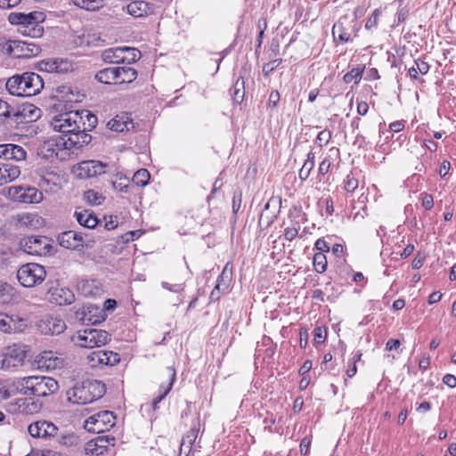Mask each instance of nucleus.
Listing matches in <instances>:
<instances>
[{
    "label": "nucleus",
    "instance_id": "4d7b16f0",
    "mask_svg": "<svg viewBox=\"0 0 456 456\" xmlns=\"http://www.w3.org/2000/svg\"><path fill=\"white\" fill-rule=\"evenodd\" d=\"M358 187V180L350 175L346 176L344 188L347 192H353Z\"/></svg>",
    "mask_w": 456,
    "mask_h": 456
},
{
    "label": "nucleus",
    "instance_id": "412c9836",
    "mask_svg": "<svg viewBox=\"0 0 456 456\" xmlns=\"http://www.w3.org/2000/svg\"><path fill=\"white\" fill-rule=\"evenodd\" d=\"M154 4L143 0H136L129 3L126 6L127 12L134 17H143L153 13Z\"/></svg>",
    "mask_w": 456,
    "mask_h": 456
},
{
    "label": "nucleus",
    "instance_id": "6ab92c4d",
    "mask_svg": "<svg viewBox=\"0 0 456 456\" xmlns=\"http://www.w3.org/2000/svg\"><path fill=\"white\" fill-rule=\"evenodd\" d=\"M162 379L165 380L161 382L159 388V395L153 400L152 405L156 409L159 403L171 391L173 384L175 380L176 371L174 367H167L162 372Z\"/></svg>",
    "mask_w": 456,
    "mask_h": 456
},
{
    "label": "nucleus",
    "instance_id": "a211bd4d",
    "mask_svg": "<svg viewBox=\"0 0 456 456\" xmlns=\"http://www.w3.org/2000/svg\"><path fill=\"white\" fill-rule=\"evenodd\" d=\"M25 358L26 353L20 346H8L3 354L2 368L8 370L22 365Z\"/></svg>",
    "mask_w": 456,
    "mask_h": 456
},
{
    "label": "nucleus",
    "instance_id": "393cba45",
    "mask_svg": "<svg viewBox=\"0 0 456 456\" xmlns=\"http://www.w3.org/2000/svg\"><path fill=\"white\" fill-rule=\"evenodd\" d=\"M20 175L18 166L8 163H0V186L14 181Z\"/></svg>",
    "mask_w": 456,
    "mask_h": 456
},
{
    "label": "nucleus",
    "instance_id": "3c124183",
    "mask_svg": "<svg viewBox=\"0 0 456 456\" xmlns=\"http://www.w3.org/2000/svg\"><path fill=\"white\" fill-rule=\"evenodd\" d=\"M314 339L316 344H322L327 338V330L323 327H316L314 330Z\"/></svg>",
    "mask_w": 456,
    "mask_h": 456
},
{
    "label": "nucleus",
    "instance_id": "4be33fe9",
    "mask_svg": "<svg viewBox=\"0 0 456 456\" xmlns=\"http://www.w3.org/2000/svg\"><path fill=\"white\" fill-rule=\"evenodd\" d=\"M200 420L195 419L192 422L191 429L187 432V434L185 436H183V437L182 439L181 445H180L179 456H182L184 447L188 448V452H186L185 456L190 455V453L191 452L192 445L198 437V435L200 432Z\"/></svg>",
    "mask_w": 456,
    "mask_h": 456
},
{
    "label": "nucleus",
    "instance_id": "39448f33",
    "mask_svg": "<svg viewBox=\"0 0 456 456\" xmlns=\"http://www.w3.org/2000/svg\"><path fill=\"white\" fill-rule=\"evenodd\" d=\"M0 48L15 58H31L38 55L41 48L32 41L9 40L1 43Z\"/></svg>",
    "mask_w": 456,
    "mask_h": 456
},
{
    "label": "nucleus",
    "instance_id": "a878e982",
    "mask_svg": "<svg viewBox=\"0 0 456 456\" xmlns=\"http://www.w3.org/2000/svg\"><path fill=\"white\" fill-rule=\"evenodd\" d=\"M78 437L74 433L56 431L54 439L51 443V446L58 448L61 446L69 447L77 444Z\"/></svg>",
    "mask_w": 456,
    "mask_h": 456
},
{
    "label": "nucleus",
    "instance_id": "680f3d73",
    "mask_svg": "<svg viewBox=\"0 0 456 456\" xmlns=\"http://www.w3.org/2000/svg\"><path fill=\"white\" fill-rule=\"evenodd\" d=\"M314 168L309 163H304L301 169L299 170L298 176L301 181H305L310 175L311 170Z\"/></svg>",
    "mask_w": 456,
    "mask_h": 456
},
{
    "label": "nucleus",
    "instance_id": "1a4fd4ad",
    "mask_svg": "<svg viewBox=\"0 0 456 456\" xmlns=\"http://www.w3.org/2000/svg\"><path fill=\"white\" fill-rule=\"evenodd\" d=\"M20 247L24 252L35 256H45L52 249L51 240L45 236H28L20 239Z\"/></svg>",
    "mask_w": 456,
    "mask_h": 456
},
{
    "label": "nucleus",
    "instance_id": "f03ea898",
    "mask_svg": "<svg viewBox=\"0 0 456 456\" xmlns=\"http://www.w3.org/2000/svg\"><path fill=\"white\" fill-rule=\"evenodd\" d=\"M105 385L98 380H85L76 383L67 391L69 402L74 404H87L100 398L105 394Z\"/></svg>",
    "mask_w": 456,
    "mask_h": 456
},
{
    "label": "nucleus",
    "instance_id": "0eeeda50",
    "mask_svg": "<svg viewBox=\"0 0 456 456\" xmlns=\"http://www.w3.org/2000/svg\"><path fill=\"white\" fill-rule=\"evenodd\" d=\"M140 57V51L126 46L109 48L104 50L102 53V58L105 62L117 64L129 65L138 61Z\"/></svg>",
    "mask_w": 456,
    "mask_h": 456
},
{
    "label": "nucleus",
    "instance_id": "6e6552de",
    "mask_svg": "<svg viewBox=\"0 0 456 456\" xmlns=\"http://www.w3.org/2000/svg\"><path fill=\"white\" fill-rule=\"evenodd\" d=\"M116 417L112 411H102L85 420L84 428L91 433L100 434L115 426Z\"/></svg>",
    "mask_w": 456,
    "mask_h": 456
},
{
    "label": "nucleus",
    "instance_id": "8fccbe9b",
    "mask_svg": "<svg viewBox=\"0 0 456 456\" xmlns=\"http://www.w3.org/2000/svg\"><path fill=\"white\" fill-rule=\"evenodd\" d=\"M13 108L14 107L11 106L9 103L0 99V120L3 118L12 119Z\"/></svg>",
    "mask_w": 456,
    "mask_h": 456
},
{
    "label": "nucleus",
    "instance_id": "ddd939ff",
    "mask_svg": "<svg viewBox=\"0 0 456 456\" xmlns=\"http://www.w3.org/2000/svg\"><path fill=\"white\" fill-rule=\"evenodd\" d=\"M59 140L61 147L67 150H72L87 145L91 142L92 136L82 128H77L73 132L61 135Z\"/></svg>",
    "mask_w": 456,
    "mask_h": 456
},
{
    "label": "nucleus",
    "instance_id": "5701e85b",
    "mask_svg": "<svg viewBox=\"0 0 456 456\" xmlns=\"http://www.w3.org/2000/svg\"><path fill=\"white\" fill-rule=\"evenodd\" d=\"M74 217L81 226L86 228L93 229L99 224L98 218L91 210L77 208Z\"/></svg>",
    "mask_w": 456,
    "mask_h": 456
},
{
    "label": "nucleus",
    "instance_id": "f257e3e1",
    "mask_svg": "<svg viewBox=\"0 0 456 456\" xmlns=\"http://www.w3.org/2000/svg\"><path fill=\"white\" fill-rule=\"evenodd\" d=\"M19 394L25 396L46 397L56 393L58 382L46 376H28L20 378L15 382Z\"/></svg>",
    "mask_w": 456,
    "mask_h": 456
},
{
    "label": "nucleus",
    "instance_id": "473e14b6",
    "mask_svg": "<svg viewBox=\"0 0 456 456\" xmlns=\"http://www.w3.org/2000/svg\"><path fill=\"white\" fill-rule=\"evenodd\" d=\"M26 151L20 145L8 143L6 144L4 153V159L20 161L26 159Z\"/></svg>",
    "mask_w": 456,
    "mask_h": 456
},
{
    "label": "nucleus",
    "instance_id": "4468645a",
    "mask_svg": "<svg viewBox=\"0 0 456 456\" xmlns=\"http://www.w3.org/2000/svg\"><path fill=\"white\" fill-rule=\"evenodd\" d=\"M40 109L30 103H23L13 108L12 121L15 124H27L36 121L40 117Z\"/></svg>",
    "mask_w": 456,
    "mask_h": 456
},
{
    "label": "nucleus",
    "instance_id": "9d476101",
    "mask_svg": "<svg viewBox=\"0 0 456 456\" xmlns=\"http://www.w3.org/2000/svg\"><path fill=\"white\" fill-rule=\"evenodd\" d=\"M56 431H59V428L53 422L45 419L32 422L28 427V432L32 437L43 439L49 444L54 439Z\"/></svg>",
    "mask_w": 456,
    "mask_h": 456
},
{
    "label": "nucleus",
    "instance_id": "052dcab7",
    "mask_svg": "<svg viewBox=\"0 0 456 456\" xmlns=\"http://www.w3.org/2000/svg\"><path fill=\"white\" fill-rule=\"evenodd\" d=\"M280 101V94L277 90H273L271 92L268 99L267 106L270 109H275Z\"/></svg>",
    "mask_w": 456,
    "mask_h": 456
},
{
    "label": "nucleus",
    "instance_id": "e433bc0d",
    "mask_svg": "<svg viewBox=\"0 0 456 456\" xmlns=\"http://www.w3.org/2000/svg\"><path fill=\"white\" fill-rule=\"evenodd\" d=\"M76 6L86 11H97L103 6V0H71Z\"/></svg>",
    "mask_w": 456,
    "mask_h": 456
},
{
    "label": "nucleus",
    "instance_id": "f3484780",
    "mask_svg": "<svg viewBox=\"0 0 456 456\" xmlns=\"http://www.w3.org/2000/svg\"><path fill=\"white\" fill-rule=\"evenodd\" d=\"M37 68L39 70L48 73H68L73 70V64L68 59L53 58L39 61Z\"/></svg>",
    "mask_w": 456,
    "mask_h": 456
},
{
    "label": "nucleus",
    "instance_id": "c756f323",
    "mask_svg": "<svg viewBox=\"0 0 456 456\" xmlns=\"http://www.w3.org/2000/svg\"><path fill=\"white\" fill-rule=\"evenodd\" d=\"M53 300L60 305H70L75 299V296L71 290L67 288L55 289L52 292Z\"/></svg>",
    "mask_w": 456,
    "mask_h": 456
},
{
    "label": "nucleus",
    "instance_id": "13d9d810",
    "mask_svg": "<svg viewBox=\"0 0 456 456\" xmlns=\"http://www.w3.org/2000/svg\"><path fill=\"white\" fill-rule=\"evenodd\" d=\"M299 228H300L299 225L287 227L284 231L285 239L289 241L293 240L297 236Z\"/></svg>",
    "mask_w": 456,
    "mask_h": 456
},
{
    "label": "nucleus",
    "instance_id": "2f4dec72",
    "mask_svg": "<svg viewBox=\"0 0 456 456\" xmlns=\"http://www.w3.org/2000/svg\"><path fill=\"white\" fill-rule=\"evenodd\" d=\"M116 70L118 71L116 72L117 84L132 83L137 77V71L134 68L128 66L116 67Z\"/></svg>",
    "mask_w": 456,
    "mask_h": 456
},
{
    "label": "nucleus",
    "instance_id": "69168bd1",
    "mask_svg": "<svg viewBox=\"0 0 456 456\" xmlns=\"http://www.w3.org/2000/svg\"><path fill=\"white\" fill-rule=\"evenodd\" d=\"M422 206L427 210H430L434 206V200L432 195L425 193L422 198Z\"/></svg>",
    "mask_w": 456,
    "mask_h": 456
},
{
    "label": "nucleus",
    "instance_id": "a19ab883",
    "mask_svg": "<svg viewBox=\"0 0 456 456\" xmlns=\"http://www.w3.org/2000/svg\"><path fill=\"white\" fill-rule=\"evenodd\" d=\"M150 178L149 171L145 168H141L134 174L132 181L135 185L143 187L148 184Z\"/></svg>",
    "mask_w": 456,
    "mask_h": 456
},
{
    "label": "nucleus",
    "instance_id": "7c9ffc66",
    "mask_svg": "<svg viewBox=\"0 0 456 456\" xmlns=\"http://www.w3.org/2000/svg\"><path fill=\"white\" fill-rule=\"evenodd\" d=\"M347 18H341L337 21L332 28V36L334 38L338 37V40L342 42H348L351 40V34L346 27Z\"/></svg>",
    "mask_w": 456,
    "mask_h": 456
},
{
    "label": "nucleus",
    "instance_id": "c9c22d12",
    "mask_svg": "<svg viewBox=\"0 0 456 456\" xmlns=\"http://www.w3.org/2000/svg\"><path fill=\"white\" fill-rule=\"evenodd\" d=\"M116 67L103 69L95 74V79L103 84H115L117 85Z\"/></svg>",
    "mask_w": 456,
    "mask_h": 456
},
{
    "label": "nucleus",
    "instance_id": "e2e57ef3",
    "mask_svg": "<svg viewBox=\"0 0 456 456\" xmlns=\"http://www.w3.org/2000/svg\"><path fill=\"white\" fill-rule=\"evenodd\" d=\"M162 287L169 291L179 293L183 290V287L182 284H169L168 282L163 281Z\"/></svg>",
    "mask_w": 456,
    "mask_h": 456
},
{
    "label": "nucleus",
    "instance_id": "7ed1b4c3",
    "mask_svg": "<svg viewBox=\"0 0 456 456\" xmlns=\"http://www.w3.org/2000/svg\"><path fill=\"white\" fill-rule=\"evenodd\" d=\"M11 24L19 25V31L31 38H38L43 36L44 28L40 22L44 20V13L32 12L29 13L11 12L8 16Z\"/></svg>",
    "mask_w": 456,
    "mask_h": 456
},
{
    "label": "nucleus",
    "instance_id": "bb28decb",
    "mask_svg": "<svg viewBox=\"0 0 456 456\" xmlns=\"http://www.w3.org/2000/svg\"><path fill=\"white\" fill-rule=\"evenodd\" d=\"M40 362H43L46 369H60L63 366L64 360L56 352L45 351L41 354Z\"/></svg>",
    "mask_w": 456,
    "mask_h": 456
},
{
    "label": "nucleus",
    "instance_id": "0e129e2a",
    "mask_svg": "<svg viewBox=\"0 0 456 456\" xmlns=\"http://www.w3.org/2000/svg\"><path fill=\"white\" fill-rule=\"evenodd\" d=\"M315 248L319 252L322 254L323 252L330 251V247L324 239H318L315 242Z\"/></svg>",
    "mask_w": 456,
    "mask_h": 456
},
{
    "label": "nucleus",
    "instance_id": "864d4df0",
    "mask_svg": "<svg viewBox=\"0 0 456 456\" xmlns=\"http://www.w3.org/2000/svg\"><path fill=\"white\" fill-rule=\"evenodd\" d=\"M281 59H275L272 61H269L268 63H265L263 66L264 75L265 77L269 76V74L272 73L281 63Z\"/></svg>",
    "mask_w": 456,
    "mask_h": 456
},
{
    "label": "nucleus",
    "instance_id": "cd10ccee",
    "mask_svg": "<svg viewBox=\"0 0 456 456\" xmlns=\"http://www.w3.org/2000/svg\"><path fill=\"white\" fill-rule=\"evenodd\" d=\"M79 126L86 132L93 130L98 122L97 117L87 110H77Z\"/></svg>",
    "mask_w": 456,
    "mask_h": 456
},
{
    "label": "nucleus",
    "instance_id": "9b49d317",
    "mask_svg": "<svg viewBox=\"0 0 456 456\" xmlns=\"http://www.w3.org/2000/svg\"><path fill=\"white\" fill-rule=\"evenodd\" d=\"M51 126L54 131L61 133L62 135L81 128L77 121V111H69L55 116L51 122Z\"/></svg>",
    "mask_w": 456,
    "mask_h": 456
},
{
    "label": "nucleus",
    "instance_id": "b1692460",
    "mask_svg": "<svg viewBox=\"0 0 456 456\" xmlns=\"http://www.w3.org/2000/svg\"><path fill=\"white\" fill-rule=\"evenodd\" d=\"M107 126L110 130L116 132L128 131L131 127H134L132 119L129 118L126 113L116 115L108 122Z\"/></svg>",
    "mask_w": 456,
    "mask_h": 456
},
{
    "label": "nucleus",
    "instance_id": "c03bdc74",
    "mask_svg": "<svg viewBox=\"0 0 456 456\" xmlns=\"http://www.w3.org/2000/svg\"><path fill=\"white\" fill-rule=\"evenodd\" d=\"M84 200L90 205L98 206L102 204L104 197L94 190H88L84 193Z\"/></svg>",
    "mask_w": 456,
    "mask_h": 456
},
{
    "label": "nucleus",
    "instance_id": "774afa93",
    "mask_svg": "<svg viewBox=\"0 0 456 456\" xmlns=\"http://www.w3.org/2000/svg\"><path fill=\"white\" fill-rule=\"evenodd\" d=\"M443 382L451 388L456 387V377L452 374H446L443 378Z\"/></svg>",
    "mask_w": 456,
    "mask_h": 456
},
{
    "label": "nucleus",
    "instance_id": "09e8293b",
    "mask_svg": "<svg viewBox=\"0 0 456 456\" xmlns=\"http://www.w3.org/2000/svg\"><path fill=\"white\" fill-rule=\"evenodd\" d=\"M114 189L119 191H127L128 189V179L126 176L117 175V179L112 182Z\"/></svg>",
    "mask_w": 456,
    "mask_h": 456
},
{
    "label": "nucleus",
    "instance_id": "423d86ee",
    "mask_svg": "<svg viewBox=\"0 0 456 456\" xmlns=\"http://www.w3.org/2000/svg\"><path fill=\"white\" fill-rule=\"evenodd\" d=\"M45 276V267L36 263L25 264L17 272L18 281L26 288H32L42 283Z\"/></svg>",
    "mask_w": 456,
    "mask_h": 456
},
{
    "label": "nucleus",
    "instance_id": "603ef678",
    "mask_svg": "<svg viewBox=\"0 0 456 456\" xmlns=\"http://www.w3.org/2000/svg\"><path fill=\"white\" fill-rule=\"evenodd\" d=\"M331 139V132L329 130H322L321 131L317 137H316V142L322 147L323 145H327L330 140Z\"/></svg>",
    "mask_w": 456,
    "mask_h": 456
},
{
    "label": "nucleus",
    "instance_id": "37998d69",
    "mask_svg": "<svg viewBox=\"0 0 456 456\" xmlns=\"http://www.w3.org/2000/svg\"><path fill=\"white\" fill-rule=\"evenodd\" d=\"M313 264L314 270L319 273H322L326 271L327 268V258L324 254L318 252L315 253L313 259Z\"/></svg>",
    "mask_w": 456,
    "mask_h": 456
},
{
    "label": "nucleus",
    "instance_id": "f8f14e48",
    "mask_svg": "<svg viewBox=\"0 0 456 456\" xmlns=\"http://www.w3.org/2000/svg\"><path fill=\"white\" fill-rule=\"evenodd\" d=\"M108 164L99 160H85L77 164L75 173L79 179H88L106 173Z\"/></svg>",
    "mask_w": 456,
    "mask_h": 456
},
{
    "label": "nucleus",
    "instance_id": "4c0bfd02",
    "mask_svg": "<svg viewBox=\"0 0 456 456\" xmlns=\"http://www.w3.org/2000/svg\"><path fill=\"white\" fill-rule=\"evenodd\" d=\"M232 280V271L228 270V264L224 266L221 274L217 278V283L216 289L217 290H225L228 289L230 281Z\"/></svg>",
    "mask_w": 456,
    "mask_h": 456
},
{
    "label": "nucleus",
    "instance_id": "338daca9",
    "mask_svg": "<svg viewBox=\"0 0 456 456\" xmlns=\"http://www.w3.org/2000/svg\"><path fill=\"white\" fill-rule=\"evenodd\" d=\"M310 445H311V440L307 437H304L300 443L301 453L306 455L309 452Z\"/></svg>",
    "mask_w": 456,
    "mask_h": 456
},
{
    "label": "nucleus",
    "instance_id": "58836bf2",
    "mask_svg": "<svg viewBox=\"0 0 456 456\" xmlns=\"http://www.w3.org/2000/svg\"><path fill=\"white\" fill-rule=\"evenodd\" d=\"M54 146L61 147V144H60V140L53 141L50 140L42 146L40 154L43 156V158L45 159H51L53 157H57L58 153L56 152Z\"/></svg>",
    "mask_w": 456,
    "mask_h": 456
},
{
    "label": "nucleus",
    "instance_id": "c85d7f7f",
    "mask_svg": "<svg viewBox=\"0 0 456 456\" xmlns=\"http://www.w3.org/2000/svg\"><path fill=\"white\" fill-rule=\"evenodd\" d=\"M77 289L85 297H95L101 294L102 289L96 280H81Z\"/></svg>",
    "mask_w": 456,
    "mask_h": 456
},
{
    "label": "nucleus",
    "instance_id": "ea45409f",
    "mask_svg": "<svg viewBox=\"0 0 456 456\" xmlns=\"http://www.w3.org/2000/svg\"><path fill=\"white\" fill-rule=\"evenodd\" d=\"M105 355L107 354L104 350L94 351L87 355L88 363L93 368L100 365H105Z\"/></svg>",
    "mask_w": 456,
    "mask_h": 456
},
{
    "label": "nucleus",
    "instance_id": "6e6d98bb",
    "mask_svg": "<svg viewBox=\"0 0 456 456\" xmlns=\"http://www.w3.org/2000/svg\"><path fill=\"white\" fill-rule=\"evenodd\" d=\"M379 14H380V11L379 9H376L372 12V14L368 19V20L366 21V24H365V28L367 29H371V28H375L377 26Z\"/></svg>",
    "mask_w": 456,
    "mask_h": 456
},
{
    "label": "nucleus",
    "instance_id": "49530a36",
    "mask_svg": "<svg viewBox=\"0 0 456 456\" xmlns=\"http://www.w3.org/2000/svg\"><path fill=\"white\" fill-rule=\"evenodd\" d=\"M362 72L363 68H354L344 75L343 80L346 84H349L352 81H354L355 84H358L362 79Z\"/></svg>",
    "mask_w": 456,
    "mask_h": 456
},
{
    "label": "nucleus",
    "instance_id": "79ce46f5",
    "mask_svg": "<svg viewBox=\"0 0 456 456\" xmlns=\"http://www.w3.org/2000/svg\"><path fill=\"white\" fill-rule=\"evenodd\" d=\"M232 90L233 91L232 95L234 102L240 103L243 101L245 95L244 80L242 77L236 80Z\"/></svg>",
    "mask_w": 456,
    "mask_h": 456
},
{
    "label": "nucleus",
    "instance_id": "a18cd8bd",
    "mask_svg": "<svg viewBox=\"0 0 456 456\" xmlns=\"http://www.w3.org/2000/svg\"><path fill=\"white\" fill-rule=\"evenodd\" d=\"M20 199L23 202H37V191L35 188H28L27 190H23L21 187L19 188Z\"/></svg>",
    "mask_w": 456,
    "mask_h": 456
},
{
    "label": "nucleus",
    "instance_id": "dca6fc26",
    "mask_svg": "<svg viewBox=\"0 0 456 456\" xmlns=\"http://www.w3.org/2000/svg\"><path fill=\"white\" fill-rule=\"evenodd\" d=\"M23 83V97L34 96L44 88L43 78L35 72H24L21 74Z\"/></svg>",
    "mask_w": 456,
    "mask_h": 456
},
{
    "label": "nucleus",
    "instance_id": "20e7f679",
    "mask_svg": "<svg viewBox=\"0 0 456 456\" xmlns=\"http://www.w3.org/2000/svg\"><path fill=\"white\" fill-rule=\"evenodd\" d=\"M74 343L85 348L100 347L110 340V335L103 330L85 329L72 338Z\"/></svg>",
    "mask_w": 456,
    "mask_h": 456
},
{
    "label": "nucleus",
    "instance_id": "aec40b11",
    "mask_svg": "<svg viewBox=\"0 0 456 456\" xmlns=\"http://www.w3.org/2000/svg\"><path fill=\"white\" fill-rule=\"evenodd\" d=\"M59 244L68 249H77L84 247V239L81 232L66 231L58 235Z\"/></svg>",
    "mask_w": 456,
    "mask_h": 456
},
{
    "label": "nucleus",
    "instance_id": "f704fd0d",
    "mask_svg": "<svg viewBox=\"0 0 456 456\" xmlns=\"http://www.w3.org/2000/svg\"><path fill=\"white\" fill-rule=\"evenodd\" d=\"M44 324L46 326V330H43L45 334L59 335L66 329L65 322L62 320L57 318H46V320L44 322Z\"/></svg>",
    "mask_w": 456,
    "mask_h": 456
},
{
    "label": "nucleus",
    "instance_id": "de8ad7c7",
    "mask_svg": "<svg viewBox=\"0 0 456 456\" xmlns=\"http://www.w3.org/2000/svg\"><path fill=\"white\" fill-rule=\"evenodd\" d=\"M19 221L21 224L26 226H33L34 224H39L41 218L37 215L27 213L20 215Z\"/></svg>",
    "mask_w": 456,
    "mask_h": 456
},
{
    "label": "nucleus",
    "instance_id": "2eb2a0df",
    "mask_svg": "<svg viewBox=\"0 0 456 456\" xmlns=\"http://www.w3.org/2000/svg\"><path fill=\"white\" fill-rule=\"evenodd\" d=\"M28 327L27 320L17 315L0 313V331L20 333Z\"/></svg>",
    "mask_w": 456,
    "mask_h": 456
},
{
    "label": "nucleus",
    "instance_id": "5fc2aeb1",
    "mask_svg": "<svg viewBox=\"0 0 456 456\" xmlns=\"http://www.w3.org/2000/svg\"><path fill=\"white\" fill-rule=\"evenodd\" d=\"M106 354L107 355H105V358H104L105 365L114 366L119 362L120 358H119L118 354L114 353L112 351H106Z\"/></svg>",
    "mask_w": 456,
    "mask_h": 456
},
{
    "label": "nucleus",
    "instance_id": "72a5a7b5",
    "mask_svg": "<svg viewBox=\"0 0 456 456\" xmlns=\"http://www.w3.org/2000/svg\"><path fill=\"white\" fill-rule=\"evenodd\" d=\"M22 86L21 74H16L11 77L5 83V87L9 94L19 97H23Z\"/></svg>",
    "mask_w": 456,
    "mask_h": 456
},
{
    "label": "nucleus",
    "instance_id": "bf43d9fd",
    "mask_svg": "<svg viewBox=\"0 0 456 456\" xmlns=\"http://www.w3.org/2000/svg\"><path fill=\"white\" fill-rule=\"evenodd\" d=\"M242 200V193L241 191H235L232 197V212L236 214L240 207Z\"/></svg>",
    "mask_w": 456,
    "mask_h": 456
}]
</instances>
